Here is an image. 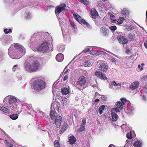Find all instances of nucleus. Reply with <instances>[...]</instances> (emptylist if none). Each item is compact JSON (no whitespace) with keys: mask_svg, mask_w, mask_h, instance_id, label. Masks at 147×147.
<instances>
[{"mask_svg":"<svg viewBox=\"0 0 147 147\" xmlns=\"http://www.w3.org/2000/svg\"><path fill=\"white\" fill-rule=\"evenodd\" d=\"M14 47L17 50L14 49L12 45L8 49V54L11 58L19 59L25 54L26 49L22 45L16 44Z\"/></svg>","mask_w":147,"mask_h":147,"instance_id":"obj_1","label":"nucleus"},{"mask_svg":"<svg viewBox=\"0 0 147 147\" xmlns=\"http://www.w3.org/2000/svg\"><path fill=\"white\" fill-rule=\"evenodd\" d=\"M46 86V84L44 81L40 79H38L34 81L31 86L34 90L40 92L44 89Z\"/></svg>","mask_w":147,"mask_h":147,"instance_id":"obj_2","label":"nucleus"},{"mask_svg":"<svg viewBox=\"0 0 147 147\" xmlns=\"http://www.w3.org/2000/svg\"><path fill=\"white\" fill-rule=\"evenodd\" d=\"M39 67V64L37 61H33L31 64L28 62H25L24 67L26 70L31 72L37 71Z\"/></svg>","mask_w":147,"mask_h":147,"instance_id":"obj_3","label":"nucleus"},{"mask_svg":"<svg viewBox=\"0 0 147 147\" xmlns=\"http://www.w3.org/2000/svg\"><path fill=\"white\" fill-rule=\"evenodd\" d=\"M49 44L48 42H44L39 47H33L32 49L34 51L44 52L49 50Z\"/></svg>","mask_w":147,"mask_h":147,"instance_id":"obj_4","label":"nucleus"},{"mask_svg":"<svg viewBox=\"0 0 147 147\" xmlns=\"http://www.w3.org/2000/svg\"><path fill=\"white\" fill-rule=\"evenodd\" d=\"M86 83V78L84 76L79 77L77 82V87L80 90H82L84 88L83 87Z\"/></svg>","mask_w":147,"mask_h":147,"instance_id":"obj_5","label":"nucleus"},{"mask_svg":"<svg viewBox=\"0 0 147 147\" xmlns=\"http://www.w3.org/2000/svg\"><path fill=\"white\" fill-rule=\"evenodd\" d=\"M66 5L64 3L60 4L59 6L56 7L55 10V12L57 16L63 10H66Z\"/></svg>","mask_w":147,"mask_h":147,"instance_id":"obj_6","label":"nucleus"},{"mask_svg":"<svg viewBox=\"0 0 147 147\" xmlns=\"http://www.w3.org/2000/svg\"><path fill=\"white\" fill-rule=\"evenodd\" d=\"M121 87V84L117 83L115 81L110 82L109 83V88L110 89L118 90Z\"/></svg>","mask_w":147,"mask_h":147,"instance_id":"obj_7","label":"nucleus"},{"mask_svg":"<svg viewBox=\"0 0 147 147\" xmlns=\"http://www.w3.org/2000/svg\"><path fill=\"white\" fill-rule=\"evenodd\" d=\"M121 102L120 101H118L116 103L115 105L117 107H118L120 110H122L123 106L124 105L126 102H128V101L124 98H121Z\"/></svg>","mask_w":147,"mask_h":147,"instance_id":"obj_8","label":"nucleus"},{"mask_svg":"<svg viewBox=\"0 0 147 147\" xmlns=\"http://www.w3.org/2000/svg\"><path fill=\"white\" fill-rule=\"evenodd\" d=\"M102 62V61L101 60L98 61L97 63H99L100 64L99 69L100 71L103 72H106L107 70L108 66L107 63Z\"/></svg>","mask_w":147,"mask_h":147,"instance_id":"obj_9","label":"nucleus"},{"mask_svg":"<svg viewBox=\"0 0 147 147\" xmlns=\"http://www.w3.org/2000/svg\"><path fill=\"white\" fill-rule=\"evenodd\" d=\"M117 38L119 42L121 44H125L128 42V39L122 36H119Z\"/></svg>","mask_w":147,"mask_h":147,"instance_id":"obj_10","label":"nucleus"},{"mask_svg":"<svg viewBox=\"0 0 147 147\" xmlns=\"http://www.w3.org/2000/svg\"><path fill=\"white\" fill-rule=\"evenodd\" d=\"M95 75L98 77L101 80H106L107 79V77L105 75L100 71L96 72Z\"/></svg>","mask_w":147,"mask_h":147,"instance_id":"obj_11","label":"nucleus"},{"mask_svg":"<svg viewBox=\"0 0 147 147\" xmlns=\"http://www.w3.org/2000/svg\"><path fill=\"white\" fill-rule=\"evenodd\" d=\"M62 117L61 116H57L56 117L55 119V124L57 125V127H59L61 125L62 122Z\"/></svg>","mask_w":147,"mask_h":147,"instance_id":"obj_12","label":"nucleus"},{"mask_svg":"<svg viewBox=\"0 0 147 147\" xmlns=\"http://www.w3.org/2000/svg\"><path fill=\"white\" fill-rule=\"evenodd\" d=\"M139 85V82L138 81H135L131 84L129 88L131 90H134L137 88Z\"/></svg>","mask_w":147,"mask_h":147,"instance_id":"obj_13","label":"nucleus"},{"mask_svg":"<svg viewBox=\"0 0 147 147\" xmlns=\"http://www.w3.org/2000/svg\"><path fill=\"white\" fill-rule=\"evenodd\" d=\"M51 110H53L56 113L59 112V109L57 104L52 103L51 104Z\"/></svg>","mask_w":147,"mask_h":147,"instance_id":"obj_14","label":"nucleus"},{"mask_svg":"<svg viewBox=\"0 0 147 147\" xmlns=\"http://www.w3.org/2000/svg\"><path fill=\"white\" fill-rule=\"evenodd\" d=\"M90 13L92 18L94 19L96 18L98 16L97 12L94 8L91 9Z\"/></svg>","mask_w":147,"mask_h":147,"instance_id":"obj_15","label":"nucleus"},{"mask_svg":"<svg viewBox=\"0 0 147 147\" xmlns=\"http://www.w3.org/2000/svg\"><path fill=\"white\" fill-rule=\"evenodd\" d=\"M100 32L102 35L107 36L108 34L109 30L105 27H102L100 28Z\"/></svg>","mask_w":147,"mask_h":147,"instance_id":"obj_16","label":"nucleus"},{"mask_svg":"<svg viewBox=\"0 0 147 147\" xmlns=\"http://www.w3.org/2000/svg\"><path fill=\"white\" fill-rule=\"evenodd\" d=\"M69 142L71 144H74L76 140V138L72 135H70L68 136Z\"/></svg>","mask_w":147,"mask_h":147,"instance_id":"obj_17","label":"nucleus"},{"mask_svg":"<svg viewBox=\"0 0 147 147\" xmlns=\"http://www.w3.org/2000/svg\"><path fill=\"white\" fill-rule=\"evenodd\" d=\"M128 108L127 111L125 110V112L129 114H130V113L134 111V109L132 105H129L127 107Z\"/></svg>","mask_w":147,"mask_h":147,"instance_id":"obj_18","label":"nucleus"},{"mask_svg":"<svg viewBox=\"0 0 147 147\" xmlns=\"http://www.w3.org/2000/svg\"><path fill=\"white\" fill-rule=\"evenodd\" d=\"M64 59V56L62 53H59L57 54L56 57V60L59 62L62 61Z\"/></svg>","mask_w":147,"mask_h":147,"instance_id":"obj_19","label":"nucleus"},{"mask_svg":"<svg viewBox=\"0 0 147 147\" xmlns=\"http://www.w3.org/2000/svg\"><path fill=\"white\" fill-rule=\"evenodd\" d=\"M121 14L122 16L123 17H128L129 14L128 10L125 8L123 9L121 11Z\"/></svg>","mask_w":147,"mask_h":147,"instance_id":"obj_20","label":"nucleus"},{"mask_svg":"<svg viewBox=\"0 0 147 147\" xmlns=\"http://www.w3.org/2000/svg\"><path fill=\"white\" fill-rule=\"evenodd\" d=\"M111 115L112 117V121H116L118 118V116L117 115L113 112H112Z\"/></svg>","mask_w":147,"mask_h":147,"instance_id":"obj_21","label":"nucleus"},{"mask_svg":"<svg viewBox=\"0 0 147 147\" xmlns=\"http://www.w3.org/2000/svg\"><path fill=\"white\" fill-rule=\"evenodd\" d=\"M101 52H102L101 51H99L98 50H92L90 51V53L91 54L93 55H99L100 54H101Z\"/></svg>","mask_w":147,"mask_h":147,"instance_id":"obj_22","label":"nucleus"},{"mask_svg":"<svg viewBox=\"0 0 147 147\" xmlns=\"http://www.w3.org/2000/svg\"><path fill=\"white\" fill-rule=\"evenodd\" d=\"M37 34H33L30 40L31 43H34L36 41L37 37H36L37 36Z\"/></svg>","mask_w":147,"mask_h":147,"instance_id":"obj_23","label":"nucleus"},{"mask_svg":"<svg viewBox=\"0 0 147 147\" xmlns=\"http://www.w3.org/2000/svg\"><path fill=\"white\" fill-rule=\"evenodd\" d=\"M35 58L33 56H29L27 59V61L25 62H28L32 63L33 61H36L35 60Z\"/></svg>","mask_w":147,"mask_h":147,"instance_id":"obj_24","label":"nucleus"},{"mask_svg":"<svg viewBox=\"0 0 147 147\" xmlns=\"http://www.w3.org/2000/svg\"><path fill=\"white\" fill-rule=\"evenodd\" d=\"M73 16L74 18L76 19V20L79 22L82 19V18L81 16L78 15L76 13H74Z\"/></svg>","mask_w":147,"mask_h":147,"instance_id":"obj_25","label":"nucleus"},{"mask_svg":"<svg viewBox=\"0 0 147 147\" xmlns=\"http://www.w3.org/2000/svg\"><path fill=\"white\" fill-rule=\"evenodd\" d=\"M61 90V92H69L70 91V88L68 86L62 88Z\"/></svg>","mask_w":147,"mask_h":147,"instance_id":"obj_26","label":"nucleus"},{"mask_svg":"<svg viewBox=\"0 0 147 147\" xmlns=\"http://www.w3.org/2000/svg\"><path fill=\"white\" fill-rule=\"evenodd\" d=\"M17 101V99L13 97L10 98L9 99L8 102L10 104H13Z\"/></svg>","mask_w":147,"mask_h":147,"instance_id":"obj_27","label":"nucleus"},{"mask_svg":"<svg viewBox=\"0 0 147 147\" xmlns=\"http://www.w3.org/2000/svg\"><path fill=\"white\" fill-rule=\"evenodd\" d=\"M134 146L135 147H141L142 142L140 141H136L134 144Z\"/></svg>","mask_w":147,"mask_h":147,"instance_id":"obj_28","label":"nucleus"},{"mask_svg":"<svg viewBox=\"0 0 147 147\" xmlns=\"http://www.w3.org/2000/svg\"><path fill=\"white\" fill-rule=\"evenodd\" d=\"M83 65L86 67H90L91 66V63L89 60H87L84 62L83 63Z\"/></svg>","mask_w":147,"mask_h":147,"instance_id":"obj_29","label":"nucleus"},{"mask_svg":"<svg viewBox=\"0 0 147 147\" xmlns=\"http://www.w3.org/2000/svg\"><path fill=\"white\" fill-rule=\"evenodd\" d=\"M9 117L13 120H16L18 118V115L17 114H14L10 115Z\"/></svg>","mask_w":147,"mask_h":147,"instance_id":"obj_30","label":"nucleus"},{"mask_svg":"<svg viewBox=\"0 0 147 147\" xmlns=\"http://www.w3.org/2000/svg\"><path fill=\"white\" fill-rule=\"evenodd\" d=\"M55 111L53 110H51L50 112V116L52 120H54L55 119Z\"/></svg>","mask_w":147,"mask_h":147,"instance_id":"obj_31","label":"nucleus"},{"mask_svg":"<svg viewBox=\"0 0 147 147\" xmlns=\"http://www.w3.org/2000/svg\"><path fill=\"white\" fill-rule=\"evenodd\" d=\"M105 107V105H102L100 106L98 109L99 113L101 114L103 112V111L104 110Z\"/></svg>","mask_w":147,"mask_h":147,"instance_id":"obj_32","label":"nucleus"},{"mask_svg":"<svg viewBox=\"0 0 147 147\" xmlns=\"http://www.w3.org/2000/svg\"><path fill=\"white\" fill-rule=\"evenodd\" d=\"M125 20V19L123 17H120L118 20L117 24H122L123 23V20Z\"/></svg>","mask_w":147,"mask_h":147,"instance_id":"obj_33","label":"nucleus"},{"mask_svg":"<svg viewBox=\"0 0 147 147\" xmlns=\"http://www.w3.org/2000/svg\"><path fill=\"white\" fill-rule=\"evenodd\" d=\"M1 110L3 111V112L6 113H9V109L4 107H1Z\"/></svg>","mask_w":147,"mask_h":147,"instance_id":"obj_34","label":"nucleus"},{"mask_svg":"<svg viewBox=\"0 0 147 147\" xmlns=\"http://www.w3.org/2000/svg\"><path fill=\"white\" fill-rule=\"evenodd\" d=\"M78 1L85 5H88L89 4V2L86 0H78Z\"/></svg>","mask_w":147,"mask_h":147,"instance_id":"obj_35","label":"nucleus"},{"mask_svg":"<svg viewBox=\"0 0 147 147\" xmlns=\"http://www.w3.org/2000/svg\"><path fill=\"white\" fill-rule=\"evenodd\" d=\"M68 125L67 123H65L63 124L62 128V129L63 131H65L66 130L67 128L68 127Z\"/></svg>","mask_w":147,"mask_h":147,"instance_id":"obj_36","label":"nucleus"},{"mask_svg":"<svg viewBox=\"0 0 147 147\" xmlns=\"http://www.w3.org/2000/svg\"><path fill=\"white\" fill-rule=\"evenodd\" d=\"M134 35L130 33L128 35V37L131 40H134Z\"/></svg>","mask_w":147,"mask_h":147,"instance_id":"obj_37","label":"nucleus"},{"mask_svg":"<svg viewBox=\"0 0 147 147\" xmlns=\"http://www.w3.org/2000/svg\"><path fill=\"white\" fill-rule=\"evenodd\" d=\"M54 144L55 147H61L60 144L58 140H55L54 142Z\"/></svg>","mask_w":147,"mask_h":147,"instance_id":"obj_38","label":"nucleus"},{"mask_svg":"<svg viewBox=\"0 0 147 147\" xmlns=\"http://www.w3.org/2000/svg\"><path fill=\"white\" fill-rule=\"evenodd\" d=\"M90 47H87L85 48L84 49L83 51L82 52H81V53H80L79 54V55L81 54V53H86L87 52L89 51H90Z\"/></svg>","mask_w":147,"mask_h":147,"instance_id":"obj_39","label":"nucleus"},{"mask_svg":"<svg viewBox=\"0 0 147 147\" xmlns=\"http://www.w3.org/2000/svg\"><path fill=\"white\" fill-rule=\"evenodd\" d=\"M57 50L59 52H63L64 50L63 46H58L57 47Z\"/></svg>","mask_w":147,"mask_h":147,"instance_id":"obj_40","label":"nucleus"},{"mask_svg":"<svg viewBox=\"0 0 147 147\" xmlns=\"http://www.w3.org/2000/svg\"><path fill=\"white\" fill-rule=\"evenodd\" d=\"M109 29H110L112 32H113L117 29V27L116 26H112L109 27Z\"/></svg>","mask_w":147,"mask_h":147,"instance_id":"obj_41","label":"nucleus"},{"mask_svg":"<svg viewBox=\"0 0 147 147\" xmlns=\"http://www.w3.org/2000/svg\"><path fill=\"white\" fill-rule=\"evenodd\" d=\"M127 138L129 139H131L132 138L131 132L130 131L129 133H128L126 135Z\"/></svg>","mask_w":147,"mask_h":147,"instance_id":"obj_42","label":"nucleus"},{"mask_svg":"<svg viewBox=\"0 0 147 147\" xmlns=\"http://www.w3.org/2000/svg\"><path fill=\"white\" fill-rule=\"evenodd\" d=\"M85 126L81 125L80 126V128H79L78 130V131H79V132H80L81 131H84L85 129Z\"/></svg>","mask_w":147,"mask_h":147,"instance_id":"obj_43","label":"nucleus"},{"mask_svg":"<svg viewBox=\"0 0 147 147\" xmlns=\"http://www.w3.org/2000/svg\"><path fill=\"white\" fill-rule=\"evenodd\" d=\"M134 29V27L132 26L129 25L127 26L126 27V29H127L128 31H130Z\"/></svg>","mask_w":147,"mask_h":147,"instance_id":"obj_44","label":"nucleus"},{"mask_svg":"<svg viewBox=\"0 0 147 147\" xmlns=\"http://www.w3.org/2000/svg\"><path fill=\"white\" fill-rule=\"evenodd\" d=\"M101 52V54H103L104 55H105V56L109 58H111V56L108 54L107 53H106L102 51Z\"/></svg>","mask_w":147,"mask_h":147,"instance_id":"obj_45","label":"nucleus"},{"mask_svg":"<svg viewBox=\"0 0 147 147\" xmlns=\"http://www.w3.org/2000/svg\"><path fill=\"white\" fill-rule=\"evenodd\" d=\"M141 80L142 81H147V76H142Z\"/></svg>","mask_w":147,"mask_h":147,"instance_id":"obj_46","label":"nucleus"},{"mask_svg":"<svg viewBox=\"0 0 147 147\" xmlns=\"http://www.w3.org/2000/svg\"><path fill=\"white\" fill-rule=\"evenodd\" d=\"M86 123V118L83 119L82 121V125L85 126Z\"/></svg>","mask_w":147,"mask_h":147,"instance_id":"obj_47","label":"nucleus"},{"mask_svg":"<svg viewBox=\"0 0 147 147\" xmlns=\"http://www.w3.org/2000/svg\"><path fill=\"white\" fill-rule=\"evenodd\" d=\"M8 29H5L4 30V32H5L6 34H7L9 32H11V29H9L8 30Z\"/></svg>","mask_w":147,"mask_h":147,"instance_id":"obj_48","label":"nucleus"},{"mask_svg":"<svg viewBox=\"0 0 147 147\" xmlns=\"http://www.w3.org/2000/svg\"><path fill=\"white\" fill-rule=\"evenodd\" d=\"M6 142L7 143V147H12L13 145L11 143H9L7 142V140H5Z\"/></svg>","mask_w":147,"mask_h":147,"instance_id":"obj_49","label":"nucleus"},{"mask_svg":"<svg viewBox=\"0 0 147 147\" xmlns=\"http://www.w3.org/2000/svg\"><path fill=\"white\" fill-rule=\"evenodd\" d=\"M31 15L30 13H28L26 14V19H29L31 18Z\"/></svg>","mask_w":147,"mask_h":147,"instance_id":"obj_50","label":"nucleus"},{"mask_svg":"<svg viewBox=\"0 0 147 147\" xmlns=\"http://www.w3.org/2000/svg\"><path fill=\"white\" fill-rule=\"evenodd\" d=\"M86 22H86L85 20L82 19L80 22H79V23L80 24H83L84 25H85Z\"/></svg>","mask_w":147,"mask_h":147,"instance_id":"obj_51","label":"nucleus"},{"mask_svg":"<svg viewBox=\"0 0 147 147\" xmlns=\"http://www.w3.org/2000/svg\"><path fill=\"white\" fill-rule=\"evenodd\" d=\"M85 25H86L87 27H88L90 29H91L92 28V26H91L87 22L86 23Z\"/></svg>","mask_w":147,"mask_h":147,"instance_id":"obj_52","label":"nucleus"},{"mask_svg":"<svg viewBox=\"0 0 147 147\" xmlns=\"http://www.w3.org/2000/svg\"><path fill=\"white\" fill-rule=\"evenodd\" d=\"M113 110H114L116 112H120L119 110L120 109L118 107H117V108H115L113 109Z\"/></svg>","mask_w":147,"mask_h":147,"instance_id":"obj_53","label":"nucleus"},{"mask_svg":"<svg viewBox=\"0 0 147 147\" xmlns=\"http://www.w3.org/2000/svg\"><path fill=\"white\" fill-rule=\"evenodd\" d=\"M63 106H66L67 104V101L66 100H64L63 101Z\"/></svg>","mask_w":147,"mask_h":147,"instance_id":"obj_54","label":"nucleus"},{"mask_svg":"<svg viewBox=\"0 0 147 147\" xmlns=\"http://www.w3.org/2000/svg\"><path fill=\"white\" fill-rule=\"evenodd\" d=\"M111 61L113 63L116 64V60H115V58H113L111 59Z\"/></svg>","mask_w":147,"mask_h":147,"instance_id":"obj_55","label":"nucleus"},{"mask_svg":"<svg viewBox=\"0 0 147 147\" xmlns=\"http://www.w3.org/2000/svg\"><path fill=\"white\" fill-rule=\"evenodd\" d=\"M18 65H14L13 67V71H15L16 69L17 68Z\"/></svg>","mask_w":147,"mask_h":147,"instance_id":"obj_56","label":"nucleus"},{"mask_svg":"<svg viewBox=\"0 0 147 147\" xmlns=\"http://www.w3.org/2000/svg\"><path fill=\"white\" fill-rule=\"evenodd\" d=\"M100 98L102 99L103 100H106V98L105 96L104 95H101L100 97Z\"/></svg>","mask_w":147,"mask_h":147,"instance_id":"obj_57","label":"nucleus"},{"mask_svg":"<svg viewBox=\"0 0 147 147\" xmlns=\"http://www.w3.org/2000/svg\"><path fill=\"white\" fill-rule=\"evenodd\" d=\"M138 68L139 69H140V71H142L143 69V67L142 66H141L140 65H139L138 66Z\"/></svg>","mask_w":147,"mask_h":147,"instance_id":"obj_58","label":"nucleus"},{"mask_svg":"<svg viewBox=\"0 0 147 147\" xmlns=\"http://www.w3.org/2000/svg\"><path fill=\"white\" fill-rule=\"evenodd\" d=\"M67 67V66H66V67H65V69L64 71H63V73L64 74L67 73L68 71V69H66Z\"/></svg>","mask_w":147,"mask_h":147,"instance_id":"obj_59","label":"nucleus"},{"mask_svg":"<svg viewBox=\"0 0 147 147\" xmlns=\"http://www.w3.org/2000/svg\"><path fill=\"white\" fill-rule=\"evenodd\" d=\"M142 98L144 101H146V96L145 95H143L142 96Z\"/></svg>","mask_w":147,"mask_h":147,"instance_id":"obj_60","label":"nucleus"},{"mask_svg":"<svg viewBox=\"0 0 147 147\" xmlns=\"http://www.w3.org/2000/svg\"><path fill=\"white\" fill-rule=\"evenodd\" d=\"M9 99V97L8 96H7L3 100V102H6L7 101V100H8Z\"/></svg>","mask_w":147,"mask_h":147,"instance_id":"obj_61","label":"nucleus"},{"mask_svg":"<svg viewBox=\"0 0 147 147\" xmlns=\"http://www.w3.org/2000/svg\"><path fill=\"white\" fill-rule=\"evenodd\" d=\"M68 78V76L67 75L65 76L63 78V81H65L67 80Z\"/></svg>","mask_w":147,"mask_h":147,"instance_id":"obj_62","label":"nucleus"},{"mask_svg":"<svg viewBox=\"0 0 147 147\" xmlns=\"http://www.w3.org/2000/svg\"><path fill=\"white\" fill-rule=\"evenodd\" d=\"M144 45L145 48L147 49V41H145L144 42Z\"/></svg>","mask_w":147,"mask_h":147,"instance_id":"obj_63","label":"nucleus"},{"mask_svg":"<svg viewBox=\"0 0 147 147\" xmlns=\"http://www.w3.org/2000/svg\"><path fill=\"white\" fill-rule=\"evenodd\" d=\"M129 146L128 144H125L124 147H129Z\"/></svg>","mask_w":147,"mask_h":147,"instance_id":"obj_64","label":"nucleus"}]
</instances>
